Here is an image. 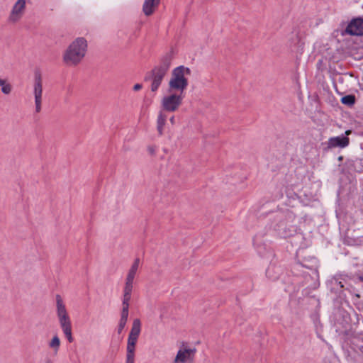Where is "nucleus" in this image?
I'll return each instance as SVG.
<instances>
[{
	"label": "nucleus",
	"mask_w": 363,
	"mask_h": 363,
	"mask_svg": "<svg viewBox=\"0 0 363 363\" xmlns=\"http://www.w3.org/2000/svg\"><path fill=\"white\" fill-rule=\"evenodd\" d=\"M172 63V56L169 54H166L163 56L160 62V64L150 71L146 73L144 80L151 81L150 89L152 91L155 92L160 86L162 80L167 74L170 68Z\"/></svg>",
	"instance_id": "obj_1"
},
{
	"label": "nucleus",
	"mask_w": 363,
	"mask_h": 363,
	"mask_svg": "<svg viewBox=\"0 0 363 363\" xmlns=\"http://www.w3.org/2000/svg\"><path fill=\"white\" fill-rule=\"evenodd\" d=\"M87 50V42L85 38H76L67 48L63 60L68 66H76L84 57Z\"/></svg>",
	"instance_id": "obj_2"
},
{
	"label": "nucleus",
	"mask_w": 363,
	"mask_h": 363,
	"mask_svg": "<svg viewBox=\"0 0 363 363\" xmlns=\"http://www.w3.org/2000/svg\"><path fill=\"white\" fill-rule=\"evenodd\" d=\"M55 299L56 314L59 320L60 325L67 341L71 343L74 341L72 332L71 319L67 313L65 304L64 303V301L60 295L57 294Z\"/></svg>",
	"instance_id": "obj_3"
},
{
	"label": "nucleus",
	"mask_w": 363,
	"mask_h": 363,
	"mask_svg": "<svg viewBox=\"0 0 363 363\" xmlns=\"http://www.w3.org/2000/svg\"><path fill=\"white\" fill-rule=\"evenodd\" d=\"M191 74V70L189 67L183 65L175 67L172 72V77L169 82L168 91H177L183 94L187 88L189 82L186 78Z\"/></svg>",
	"instance_id": "obj_4"
},
{
	"label": "nucleus",
	"mask_w": 363,
	"mask_h": 363,
	"mask_svg": "<svg viewBox=\"0 0 363 363\" xmlns=\"http://www.w3.org/2000/svg\"><path fill=\"white\" fill-rule=\"evenodd\" d=\"M141 332V322L136 318L133 321L128 337L125 363H135L136 345Z\"/></svg>",
	"instance_id": "obj_5"
},
{
	"label": "nucleus",
	"mask_w": 363,
	"mask_h": 363,
	"mask_svg": "<svg viewBox=\"0 0 363 363\" xmlns=\"http://www.w3.org/2000/svg\"><path fill=\"white\" fill-rule=\"evenodd\" d=\"M33 87L35 112L40 113L41 111L43 101V76L39 69L35 70Z\"/></svg>",
	"instance_id": "obj_6"
},
{
	"label": "nucleus",
	"mask_w": 363,
	"mask_h": 363,
	"mask_svg": "<svg viewBox=\"0 0 363 363\" xmlns=\"http://www.w3.org/2000/svg\"><path fill=\"white\" fill-rule=\"evenodd\" d=\"M184 99L183 94L170 93L164 96L161 101V106L163 110L168 112L176 111L182 104Z\"/></svg>",
	"instance_id": "obj_7"
},
{
	"label": "nucleus",
	"mask_w": 363,
	"mask_h": 363,
	"mask_svg": "<svg viewBox=\"0 0 363 363\" xmlns=\"http://www.w3.org/2000/svg\"><path fill=\"white\" fill-rule=\"evenodd\" d=\"M196 349L195 347L180 348L174 359V363H194Z\"/></svg>",
	"instance_id": "obj_8"
},
{
	"label": "nucleus",
	"mask_w": 363,
	"mask_h": 363,
	"mask_svg": "<svg viewBox=\"0 0 363 363\" xmlns=\"http://www.w3.org/2000/svg\"><path fill=\"white\" fill-rule=\"evenodd\" d=\"M345 32L350 35H363V18H353L347 25Z\"/></svg>",
	"instance_id": "obj_9"
},
{
	"label": "nucleus",
	"mask_w": 363,
	"mask_h": 363,
	"mask_svg": "<svg viewBox=\"0 0 363 363\" xmlns=\"http://www.w3.org/2000/svg\"><path fill=\"white\" fill-rule=\"evenodd\" d=\"M26 9V1L18 0L13 6L9 16V21L11 22L18 21L23 16Z\"/></svg>",
	"instance_id": "obj_10"
},
{
	"label": "nucleus",
	"mask_w": 363,
	"mask_h": 363,
	"mask_svg": "<svg viewBox=\"0 0 363 363\" xmlns=\"http://www.w3.org/2000/svg\"><path fill=\"white\" fill-rule=\"evenodd\" d=\"M350 143V140L347 137L341 135L337 137H332L328 140V148L346 147Z\"/></svg>",
	"instance_id": "obj_11"
},
{
	"label": "nucleus",
	"mask_w": 363,
	"mask_h": 363,
	"mask_svg": "<svg viewBox=\"0 0 363 363\" xmlns=\"http://www.w3.org/2000/svg\"><path fill=\"white\" fill-rule=\"evenodd\" d=\"M160 0H145L143 5V11L147 16H151L157 8Z\"/></svg>",
	"instance_id": "obj_12"
},
{
	"label": "nucleus",
	"mask_w": 363,
	"mask_h": 363,
	"mask_svg": "<svg viewBox=\"0 0 363 363\" xmlns=\"http://www.w3.org/2000/svg\"><path fill=\"white\" fill-rule=\"evenodd\" d=\"M140 259L135 258L133 263L132 264L130 269L128 270L126 279L134 281L138 269L140 266Z\"/></svg>",
	"instance_id": "obj_13"
},
{
	"label": "nucleus",
	"mask_w": 363,
	"mask_h": 363,
	"mask_svg": "<svg viewBox=\"0 0 363 363\" xmlns=\"http://www.w3.org/2000/svg\"><path fill=\"white\" fill-rule=\"evenodd\" d=\"M167 120V116L162 111L160 112L157 121V129L160 135H162L163 128Z\"/></svg>",
	"instance_id": "obj_14"
},
{
	"label": "nucleus",
	"mask_w": 363,
	"mask_h": 363,
	"mask_svg": "<svg viewBox=\"0 0 363 363\" xmlns=\"http://www.w3.org/2000/svg\"><path fill=\"white\" fill-rule=\"evenodd\" d=\"M0 86L1 92L6 95L10 94L12 90V86L6 79H0Z\"/></svg>",
	"instance_id": "obj_15"
},
{
	"label": "nucleus",
	"mask_w": 363,
	"mask_h": 363,
	"mask_svg": "<svg viewBox=\"0 0 363 363\" xmlns=\"http://www.w3.org/2000/svg\"><path fill=\"white\" fill-rule=\"evenodd\" d=\"M60 346V340L57 335H55L49 342V347L52 348L55 354L58 352Z\"/></svg>",
	"instance_id": "obj_16"
},
{
	"label": "nucleus",
	"mask_w": 363,
	"mask_h": 363,
	"mask_svg": "<svg viewBox=\"0 0 363 363\" xmlns=\"http://www.w3.org/2000/svg\"><path fill=\"white\" fill-rule=\"evenodd\" d=\"M133 280L125 279V286L123 288V293L131 294L133 289Z\"/></svg>",
	"instance_id": "obj_17"
},
{
	"label": "nucleus",
	"mask_w": 363,
	"mask_h": 363,
	"mask_svg": "<svg viewBox=\"0 0 363 363\" xmlns=\"http://www.w3.org/2000/svg\"><path fill=\"white\" fill-rule=\"evenodd\" d=\"M341 101L343 104L351 106L354 104L355 98L352 95H347L341 99Z\"/></svg>",
	"instance_id": "obj_18"
},
{
	"label": "nucleus",
	"mask_w": 363,
	"mask_h": 363,
	"mask_svg": "<svg viewBox=\"0 0 363 363\" xmlns=\"http://www.w3.org/2000/svg\"><path fill=\"white\" fill-rule=\"evenodd\" d=\"M129 313V307L122 306L121 313V320L128 321Z\"/></svg>",
	"instance_id": "obj_19"
},
{
	"label": "nucleus",
	"mask_w": 363,
	"mask_h": 363,
	"mask_svg": "<svg viewBox=\"0 0 363 363\" xmlns=\"http://www.w3.org/2000/svg\"><path fill=\"white\" fill-rule=\"evenodd\" d=\"M131 299V294H124L122 300V306L129 307V301Z\"/></svg>",
	"instance_id": "obj_20"
},
{
	"label": "nucleus",
	"mask_w": 363,
	"mask_h": 363,
	"mask_svg": "<svg viewBox=\"0 0 363 363\" xmlns=\"http://www.w3.org/2000/svg\"><path fill=\"white\" fill-rule=\"evenodd\" d=\"M126 323H127V321L121 320H119L118 325L117 328V332L118 334H121L122 333Z\"/></svg>",
	"instance_id": "obj_21"
},
{
	"label": "nucleus",
	"mask_w": 363,
	"mask_h": 363,
	"mask_svg": "<svg viewBox=\"0 0 363 363\" xmlns=\"http://www.w3.org/2000/svg\"><path fill=\"white\" fill-rule=\"evenodd\" d=\"M274 268L273 267H269L267 271L266 274L267 276L270 278L271 279H277V276H272V272L274 271Z\"/></svg>",
	"instance_id": "obj_22"
},
{
	"label": "nucleus",
	"mask_w": 363,
	"mask_h": 363,
	"mask_svg": "<svg viewBox=\"0 0 363 363\" xmlns=\"http://www.w3.org/2000/svg\"><path fill=\"white\" fill-rule=\"evenodd\" d=\"M147 152L150 155H154L156 152V148L155 146H148L147 147Z\"/></svg>",
	"instance_id": "obj_23"
},
{
	"label": "nucleus",
	"mask_w": 363,
	"mask_h": 363,
	"mask_svg": "<svg viewBox=\"0 0 363 363\" xmlns=\"http://www.w3.org/2000/svg\"><path fill=\"white\" fill-rule=\"evenodd\" d=\"M143 86L141 84H136L134 85L133 86V90L137 91H139L142 89Z\"/></svg>",
	"instance_id": "obj_24"
},
{
	"label": "nucleus",
	"mask_w": 363,
	"mask_h": 363,
	"mask_svg": "<svg viewBox=\"0 0 363 363\" xmlns=\"http://www.w3.org/2000/svg\"><path fill=\"white\" fill-rule=\"evenodd\" d=\"M45 363H53V362H52V359H50V358H47V359H45Z\"/></svg>",
	"instance_id": "obj_25"
},
{
	"label": "nucleus",
	"mask_w": 363,
	"mask_h": 363,
	"mask_svg": "<svg viewBox=\"0 0 363 363\" xmlns=\"http://www.w3.org/2000/svg\"><path fill=\"white\" fill-rule=\"evenodd\" d=\"M169 121L171 122L172 124H174V116H172L169 118Z\"/></svg>",
	"instance_id": "obj_26"
},
{
	"label": "nucleus",
	"mask_w": 363,
	"mask_h": 363,
	"mask_svg": "<svg viewBox=\"0 0 363 363\" xmlns=\"http://www.w3.org/2000/svg\"><path fill=\"white\" fill-rule=\"evenodd\" d=\"M350 130H347V131L345 132V134H346V135H348V134H350Z\"/></svg>",
	"instance_id": "obj_27"
}]
</instances>
